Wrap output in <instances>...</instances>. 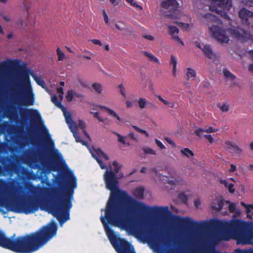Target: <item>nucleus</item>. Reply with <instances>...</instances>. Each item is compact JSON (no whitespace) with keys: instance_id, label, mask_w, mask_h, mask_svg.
I'll use <instances>...</instances> for the list:
<instances>
[{"instance_id":"16","label":"nucleus","mask_w":253,"mask_h":253,"mask_svg":"<svg viewBox=\"0 0 253 253\" xmlns=\"http://www.w3.org/2000/svg\"><path fill=\"white\" fill-rule=\"evenodd\" d=\"M196 46L200 48L204 53L210 58H212L214 56V53L210 45L204 44L199 42H196Z\"/></svg>"},{"instance_id":"37","label":"nucleus","mask_w":253,"mask_h":253,"mask_svg":"<svg viewBox=\"0 0 253 253\" xmlns=\"http://www.w3.org/2000/svg\"><path fill=\"white\" fill-rule=\"evenodd\" d=\"M57 54L58 55V60L60 61H62L65 58V54L61 51V50L59 48H57Z\"/></svg>"},{"instance_id":"53","label":"nucleus","mask_w":253,"mask_h":253,"mask_svg":"<svg viewBox=\"0 0 253 253\" xmlns=\"http://www.w3.org/2000/svg\"><path fill=\"white\" fill-rule=\"evenodd\" d=\"M204 136L205 138H206L209 140V141L211 143L213 142V139L211 135H210V134L204 135Z\"/></svg>"},{"instance_id":"7","label":"nucleus","mask_w":253,"mask_h":253,"mask_svg":"<svg viewBox=\"0 0 253 253\" xmlns=\"http://www.w3.org/2000/svg\"><path fill=\"white\" fill-rule=\"evenodd\" d=\"M101 222L104 225L105 233L111 245L118 253H135L132 245L119 237V234L112 229L107 222L101 218Z\"/></svg>"},{"instance_id":"63","label":"nucleus","mask_w":253,"mask_h":253,"mask_svg":"<svg viewBox=\"0 0 253 253\" xmlns=\"http://www.w3.org/2000/svg\"><path fill=\"white\" fill-rule=\"evenodd\" d=\"M23 23V19H20L17 23H16V24L18 25H19V26H22Z\"/></svg>"},{"instance_id":"14","label":"nucleus","mask_w":253,"mask_h":253,"mask_svg":"<svg viewBox=\"0 0 253 253\" xmlns=\"http://www.w3.org/2000/svg\"><path fill=\"white\" fill-rule=\"evenodd\" d=\"M25 114L37 124H40L42 121V117L38 110L28 109L25 111Z\"/></svg>"},{"instance_id":"32","label":"nucleus","mask_w":253,"mask_h":253,"mask_svg":"<svg viewBox=\"0 0 253 253\" xmlns=\"http://www.w3.org/2000/svg\"><path fill=\"white\" fill-rule=\"evenodd\" d=\"M218 107L223 112H226L229 110V104L227 102H224L223 103H219L217 105Z\"/></svg>"},{"instance_id":"40","label":"nucleus","mask_w":253,"mask_h":253,"mask_svg":"<svg viewBox=\"0 0 253 253\" xmlns=\"http://www.w3.org/2000/svg\"><path fill=\"white\" fill-rule=\"evenodd\" d=\"M126 0L128 3H130L133 6L136 7V8H138L140 9H142V7L141 6H140L138 4H137L133 0Z\"/></svg>"},{"instance_id":"48","label":"nucleus","mask_w":253,"mask_h":253,"mask_svg":"<svg viewBox=\"0 0 253 253\" xmlns=\"http://www.w3.org/2000/svg\"><path fill=\"white\" fill-rule=\"evenodd\" d=\"M142 53L149 59V60H150L154 56V55H153L152 53L146 51H143Z\"/></svg>"},{"instance_id":"35","label":"nucleus","mask_w":253,"mask_h":253,"mask_svg":"<svg viewBox=\"0 0 253 253\" xmlns=\"http://www.w3.org/2000/svg\"><path fill=\"white\" fill-rule=\"evenodd\" d=\"M143 151L145 154L156 155V151L150 147H146L143 148Z\"/></svg>"},{"instance_id":"20","label":"nucleus","mask_w":253,"mask_h":253,"mask_svg":"<svg viewBox=\"0 0 253 253\" xmlns=\"http://www.w3.org/2000/svg\"><path fill=\"white\" fill-rule=\"evenodd\" d=\"M169 34L172 36V38L177 42H180L184 45L183 42L179 39L177 34L179 32V29L177 27L170 25L169 26Z\"/></svg>"},{"instance_id":"59","label":"nucleus","mask_w":253,"mask_h":253,"mask_svg":"<svg viewBox=\"0 0 253 253\" xmlns=\"http://www.w3.org/2000/svg\"><path fill=\"white\" fill-rule=\"evenodd\" d=\"M236 170V167L233 164L231 165V169L229 170L230 172H234Z\"/></svg>"},{"instance_id":"43","label":"nucleus","mask_w":253,"mask_h":253,"mask_svg":"<svg viewBox=\"0 0 253 253\" xmlns=\"http://www.w3.org/2000/svg\"><path fill=\"white\" fill-rule=\"evenodd\" d=\"M142 37L148 41H153L154 40V37H153L152 36L150 35H149V34H147L146 33H143L142 34Z\"/></svg>"},{"instance_id":"11","label":"nucleus","mask_w":253,"mask_h":253,"mask_svg":"<svg viewBox=\"0 0 253 253\" xmlns=\"http://www.w3.org/2000/svg\"><path fill=\"white\" fill-rule=\"evenodd\" d=\"M66 122L71 131L73 133L76 141L77 142L81 143L83 145L87 146V142L83 140L77 132L76 123L73 121L71 117L69 119H66Z\"/></svg>"},{"instance_id":"27","label":"nucleus","mask_w":253,"mask_h":253,"mask_svg":"<svg viewBox=\"0 0 253 253\" xmlns=\"http://www.w3.org/2000/svg\"><path fill=\"white\" fill-rule=\"evenodd\" d=\"M224 76L227 81L234 82L236 79V77L232 74L228 70L225 69L223 71Z\"/></svg>"},{"instance_id":"15","label":"nucleus","mask_w":253,"mask_h":253,"mask_svg":"<svg viewBox=\"0 0 253 253\" xmlns=\"http://www.w3.org/2000/svg\"><path fill=\"white\" fill-rule=\"evenodd\" d=\"M51 100L53 103H54L57 107L61 109V110L63 112L65 120H66V119H69L70 117H71L70 113L67 112L66 111V108L62 105V100H60V98H59V100H58L57 96L55 95H53L51 96Z\"/></svg>"},{"instance_id":"13","label":"nucleus","mask_w":253,"mask_h":253,"mask_svg":"<svg viewBox=\"0 0 253 253\" xmlns=\"http://www.w3.org/2000/svg\"><path fill=\"white\" fill-rule=\"evenodd\" d=\"M225 148L230 153H233L238 156L240 155L242 153V150L232 141H227L225 142Z\"/></svg>"},{"instance_id":"58","label":"nucleus","mask_w":253,"mask_h":253,"mask_svg":"<svg viewBox=\"0 0 253 253\" xmlns=\"http://www.w3.org/2000/svg\"><path fill=\"white\" fill-rule=\"evenodd\" d=\"M109 1L114 5H117L119 3L120 0H109Z\"/></svg>"},{"instance_id":"45","label":"nucleus","mask_w":253,"mask_h":253,"mask_svg":"<svg viewBox=\"0 0 253 253\" xmlns=\"http://www.w3.org/2000/svg\"><path fill=\"white\" fill-rule=\"evenodd\" d=\"M89 41L91 42L93 44L98 45L100 46H103V44L99 40L97 39H92L90 40Z\"/></svg>"},{"instance_id":"50","label":"nucleus","mask_w":253,"mask_h":253,"mask_svg":"<svg viewBox=\"0 0 253 253\" xmlns=\"http://www.w3.org/2000/svg\"><path fill=\"white\" fill-rule=\"evenodd\" d=\"M103 15L105 22L106 24H108L109 22V18L105 10H104L103 11Z\"/></svg>"},{"instance_id":"42","label":"nucleus","mask_w":253,"mask_h":253,"mask_svg":"<svg viewBox=\"0 0 253 253\" xmlns=\"http://www.w3.org/2000/svg\"><path fill=\"white\" fill-rule=\"evenodd\" d=\"M155 141L157 146L159 147L161 149H166V147L165 146V145L159 140L155 139Z\"/></svg>"},{"instance_id":"52","label":"nucleus","mask_w":253,"mask_h":253,"mask_svg":"<svg viewBox=\"0 0 253 253\" xmlns=\"http://www.w3.org/2000/svg\"><path fill=\"white\" fill-rule=\"evenodd\" d=\"M151 62L156 63L158 65H160V62L158 58L156 57L155 55L152 57V58L150 60Z\"/></svg>"},{"instance_id":"55","label":"nucleus","mask_w":253,"mask_h":253,"mask_svg":"<svg viewBox=\"0 0 253 253\" xmlns=\"http://www.w3.org/2000/svg\"><path fill=\"white\" fill-rule=\"evenodd\" d=\"M126 106L127 108H131L133 106V103L129 100H126Z\"/></svg>"},{"instance_id":"41","label":"nucleus","mask_w":253,"mask_h":253,"mask_svg":"<svg viewBox=\"0 0 253 253\" xmlns=\"http://www.w3.org/2000/svg\"><path fill=\"white\" fill-rule=\"evenodd\" d=\"M114 133L118 137V141L119 142H122L124 144H126V141L124 136L121 135L120 134L116 132H114Z\"/></svg>"},{"instance_id":"4","label":"nucleus","mask_w":253,"mask_h":253,"mask_svg":"<svg viewBox=\"0 0 253 253\" xmlns=\"http://www.w3.org/2000/svg\"><path fill=\"white\" fill-rule=\"evenodd\" d=\"M30 75L33 78L38 85L45 88L44 81L40 78L33 71H20L18 72V78L12 86V93L16 102L23 106H33L35 104V95L31 83Z\"/></svg>"},{"instance_id":"64","label":"nucleus","mask_w":253,"mask_h":253,"mask_svg":"<svg viewBox=\"0 0 253 253\" xmlns=\"http://www.w3.org/2000/svg\"><path fill=\"white\" fill-rule=\"evenodd\" d=\"M249 70L253 73V64H251L249 66Z\"/></svg>"},{"instance_id":"9","label":"nucleus","mask_w":253,"mask_h":253,"mask_svg":"<svg viewBox=\"0 0 253 253\" xmlns=\"http://www.w3.org/2000/svg\"><path fill=\"white\" fill-rule=\"evenodd\" d=\"M211 4L209 5V9L211 11L215 12L218 14L221 15L225 19L229 20V17L224 11H222L221 9L224 10H228L232 6L231 0H210Z\"/></svg>"},{"instance_id":"62","label":"nucleus","mask_w":253,"mask_h":253,"mask_svg":"<svg viewBox=\"0 0 253 253\" xmlns=\"http://www.w3.org/2000/svg\"><path fill=\"white\" fill-rule=\"evenodd\" d=\"M132 127H133L137 131H138V132L140 133V131H141L142 129H141L140 128H139L138 127H137V126H132Z\"/></svg>"},{"instance_id":"44","label":"nucleus","mask_w":253,"mask_h":253,"mask_svg":"<svg viewBox=\"0 0 253 253\" xmlns=\"http://www.w3.org/2000/svg\"><path fill=\"white\" fill-rule=\"evenodd\" d=\"M91 113L93 114L94 117L97 119L99 122H103L104 121V119L100 116L98 112H91Z\"/></svg>"},{"instance_id":"54","label":"nucleus","mask_w":253,"mask_h":253,"mask_svg":"<svg viewBox=\"0 0 253 253\" xmlns=\"http://www.w3.org/2000/svg\"><path fill=\"white\" fill-rule=\"evenodd\" d=\"M201 204V201L198 199H196L194 202V205L198 209L200 208Z\"/></svg>"},{"instance_id":"22","label":"nucleus","mask_w":253,"mask_h":253,"mask_svg":"<svg viewBox=\"0 0 253 253\" xmlns=\"http://www.w3.org/2000/svg\"><path fill=\"white\" fill-rule=\"evenodd\" d=\"M241 205L246 209L247 217L252 219V215H253V204L248 205L243 202H241Z\"/></svg>"},{"instance_id":"31","label":"nucleus","mask_w":253,"mask_h":253,"mask_svg":"<svg viewBox=\"0 0 253 253\" xmlns=\"http://www.w3.org/2000/svg\"><path fill=\"white\" fill-rule=\"evenodd\" d=\"M92 88L98 94H101L103 91V87L101 84L97 83L92 84Z\"/></svg>"},{"instance_id":"1","label":"nucleus","mask_w":253,"mask_h":253,"mask_svg":"<svg viewBox=\"0 0 253 253\" xmlns=\"http://www.w3.org/2000/svg\"><path fill=\"white\" fill-rule=\"evenodd\" d=\"M92 157L99 164L102 169H106L104 174V180L106 188L111 191L105 215H101L106 222L122 229L126 230L129 233L146 240L155 250L166 252L170 248L171 242L165 234L158 231L153 225H145L135 220L134 218L137 213L146 212L148 210L161 215H172L168 206L148 207L143 202L133 198L125 191L118 188L117 174L122 167L115 161L113 163L114 172L111 168L107 169L105 161L109 160L108 156L101 150L90 149Z\"/></svg>"},{"instance_id":"3","label":"nucleus","mask_w":253,"mask_h":253,"mask_svg":"<svg viewBox=\"0 0 253 253\" xmlns=\"http://www.w3.org/2000/svg\"><path fill=\"white\" fill-rule=\"evenodd\" d=\"M215 225L221 230L210 234V240L213 244L217 245L221 241L235 239L237 244L253 245V220H217Z\"/></svg>"},{"instance_id":"6","label":"nucleus","mask_w":253,"mask_h":253,"mask_svg":"<svg viewBox=\"0 0 253 253\" xmlns=\"http://www.w3.org/2000/svg\"><path fill=\"white\" fill-rule=\"evenodd\" d=\"M8 238L0 230V246L18 253H32L40 249V229L35 233Z\"/></svg>"},{"instance_id":"10","label":"nucleus","mask_w":253,"mask_h":253,"mask_svg":"<svg viewBox=\"0 0 253 253\" xmlns=\"http://www.w3.org/2000/svg\"><path fill=\"white\" fill-rule=\"evenodd\" d=\"M169 177L165 176H161V180H165L171 185H182L184 183L182 177L174 170H171L169 173Z\"/></svg>"},{"instance_id":"19","label":"nucleus","mask_w":253,"mask_h":253,"mask_svg":"<svg viewBox=\"0 0 253 253\" xmlns=\"http://www.w3.org/2000/svg\"><path fill=\"white\" fill-rule=\"evenodd\" d=\"M115 26L117 29L125 33H131L133 32L132 28L125 22L118 21Z\"/></svg>"},{"instance_id":"39","label":"nucleus","mask_w":253,"mask_h":253,"mask_svg":"<svg viewBox=\"0 0 253 253\" xmlns=\"http://www.w3.org/2000/svg\"><path fill=\"white\" fill-rule=\"evenodd\" d=\"M57 91L59 94V97L60 98V100H62L63 98V89L62 86L57 87Z\"/></svg>"},{"instance_id":"49","label":"nucleus","mask_w":253,"mask_h":253,"mask_svg":"<svg viewBox=\"0 0 253 253\" xmlns=\"http://www.w3.org/2000/svg\"><path fill=\"white\" fill-rule=\"evenodd\" d=\"M0 15L6 22H10L12 21V19L10 18V17L6 14H2Z\"/></svg>"},{"instance_id":"26","label":"nucleus","mask_w":253,"mask_h":253,"mask_svg":"<svg viewBox=\"0 0 253 253\" xmlns=\"http://www.w3.org/2000/svg\"><path fill=\"white\" fill-rule=\"evenodd\" d=\"M196 72L194 69L191 68L186 69V78L188 80H194L196 76Z\"/></svg>"},{"instance_id":"29","label":"nucleus","mask_w":253,"mask_h":253,"mask_svg":"<svg viewBox=\"0 0 253 253\" xmlns=\"http://www.w3.org/2000/svg\"><path fill=\"white\" fill-rule=\"evenodd\" d=\"M181 154L187 157L188 158H192L194 157V153L189 148H184L180 150Z\"/></svg>"},{"instance_id":"24","label":"nucleus","mask_w":253,"mask_h":253,"mask_svg":"<svg viewBox=\"0 0 253 253\" xmlns=\"http://www.w3.org/2000/svg\"><path fill=\"white\" fill-rule=\"evenodd\" d=\"M99 108L100 109H104L105 111H106L108 114L116 118L118 121H122V119L119 117V116L112 109L108 108L104 106H99Z\"/></svg>"},{"instance_id":"12","label":"nucleus","mask_w":253,"mask_h":253,"mask_svg":"<svg viewBox=\"0 0 253 253\" xmlns=\"http://www.w3.org/2000/svg\"><path fill=\"white\" fill-rule=\"evenodd\" d=\"M178 1H181V0H163L161 3V6L164 9L174 10V13H177V10L176 9L179 5Z\"/></svg>"},{"instance_id":"18","label":"nucleus","mask_w":253,"mask_h":253,"mask_svg":"<svg viewBox=\"0 0 253 253\" xmlns=\"http://www.w3.org/2000/svg\"><path fill=\"white\" fill-rule=\"evenodd\" d=\"M239 15L241 19L247 25L250 24L249 19L253 17V12L244 8L240 10Z\"/></svg>"},{"instance_id":"60","label":"nucleus","mask_w":253,"mask_h":253,"mask_svg":"<svg viewBox=\"0 0 253 253\" xmlns=\"http://www.w3.org/2000/svg\"><path fill=\"white\" fill-rule=\"evenodd\" d=\"M176 66H173L172 70V75L175 76L176 75Z\"/></svg>"},{"instance_id":"56","label":"nucleus","mask_w":253,"mask_h":253,"mask_svg":"<svg viewBox=\"0 0 253 253\" xmlns=\"http://www.w3.org/2000/svg\"><path fill=\"white\" fill-rule=\"evenodd\" d=\"M156 97L161 101H162L164 104H166L167 102L168 101L167 100L164 99L162 97L161 95H157Z\"/></svg>"},{"instance_id":"21","label":"nucleus","mask_w":253,"mask_h":253,"mask_svg":"<svg viewBox=\"0 0 253 253\" xmlns=\"http://www.w3.org/2000/svg\"><path fill=\"white\" fill-rule=\"evenodd\" d=\"M218 129H216L212 126H209L207 128H198L195 130V133L199 136H203V132L211 133L218 131Z\"/></svg>"},{"instance_id":"25","label":"nucleus","mask_w":253,"mask_h":253,"mask_svg":"<svg viewBox=\"0 0 253 253\" xmlns=\"http://www.w3.org/2000/svg\"><path fill=\"white\" fill-rule=\"evenodd\" d=\"M144 188L143 187H138L134 189L133 194L138 199H142L144 196Z\"/></svg>"},{"instance_id":"23","label":"nucleus","mask_w":253,"mask_h":253,"mask_svg":"<svg viewBox=\"0 0 253 253\" xmlns=\"http://www.w3.org/2000/svg\"><path fill=\"white\" fill-rule=\"evenodd\" d=\"M223 203L221 198H216L212 202V208L217 211L221 210L223 207Z\"/></svg>"},{"instance_id":"30","label":"nucleus","mask_w":253,"mask_h":253,"mask_svg":"<svg viewBox=\"0 0 253 253\" xmlns=\"http://www.w3.org/2000/svg\"><path fill=\"white\" fill-rule=\"evenodd\" d=\"M77 125V128L78 127H80L81 128L84 129L83 132L84 134V135L88 138H90V137L88 135V134L87 133V132L84 130V128L86 127V125L85 123L82 121V120H79L78 124L76 123Z\"/></svg>"},{"instance_id":"33","label":"nucleus","mask_w":253,"mask_h":253,"mask_svg":"<svg viewBox=\"0 0 253 253\" xmlns=\"http://www.w3.org/2000/svg\"><path fill=\"white\" fill-rule=\"evenodd\" d=\"M148 101L144 98H140L138 100V104L140 108L144 109L145 108Z\"/></svg>"},{"instance_id":"34","label":"nucleus","mask_w":253,"mask_h":253,"mask_svg":"<svg viewBox=\"0 0 253 253\" xmlns=\"http://www.w3.org/2000/svg\"><path fill=\"white\" fill-rule=\"evenodd\" d=\"M76 93L73 90H68L66 95V98L69 102L71 101L74 96H76Z\"/></svg>"},{"instance_id":"8","label":"nucleus","mask_w":253,"mask_h":253,"mask_svg":"<svg viewBox=\"0 0 253 253\" xmlns=\"http://www.w3.org/2000/svg\"><path fill=\"white\" fill-rule=\"evenodd\" d=\"M0 187L9 188L7 190H4V192L11 199L21 200L26 197L23 188L22 186L16 185L13 180L8 182L5 180L0 179Z\"/></svg>"},{"instance_id":"2","label":"nucleus","mask_w":253,"mask_h":253,"mask_svg":"<svg viewBox=\"0 0 253 253\" xmlns=\"http://www.w3.org/2000/svg\"><path fill=\"white\" fill-rule=\"evenodd\" d=\"M53 186L47 189L41 187L29 185L27 188L38 196L42 197L46 191H48L47 200L45 201L40 199L39 204L29 201L9 202L0 197V211L3 213L8 211L29 214L38 211L39 209L51 213L57 219V176L53 174Z\"/></svg>"},{"instance_id":"28","label":"nucleus","mask_w":253,"mask_h":253,"mask_svg":"<svg viewBox=\"0 0 253 253\" xmlns=\"http://www.w3.org/2000/svg\"><path fill=\"white\" fill-rule=\"evenodd\" d=\"M220 183L224 185L226 188H227L229 192L231 193H233L235 192V189L234 188V185L232 183H228L226 180L220 179Z\"/></svg>"},{"instance_id":"36","label":"nucleus","mask_w":253,"mask_h":253,"mask_svg":"<svg viewBox=\"0 0 253 253\" xmlns=\"http://www.w3.org/2000/svg\"><path fill=\"white\" fill-rule=\"evenodd\" d=\"M50 171H47L45 172V177L44 178H40L41 180V183L42 184H46L47 185V186H50V181H49L48 180V178L47 177V176H46V174H48L49 173Z\"/></svg>"},{"instance_id":"46","label":"nucleus","mask_w":253,"mask_h":253,"mask_svg":"<svg viewBox=\"0 0 253 253\" xmlns=\"http://www.w3.org/2000/svg\"><path fill=\"white\" fill-rule=\"evenodd\" d=\"M236 205L234 203H229L228 209L230 212H233L235 211Z\"/></svg>"},{"instance_id":"38","label":"nucleus","mask_w":253,"mask_h":253,"mask_svg":"<svg viewBox=\"0 0 253 253\" xmlns=\"http://www.w3.org/2000/svg\"><path fill=\"white\" fill-rule=\"evenodd\" d=\"M175 23L177 24L180 28L183 30H186L189 27V24L187 23H184L182 22H176Z\"/></svg>"},{"instance_id":"17","label":"nucleus","mask_w":253,"mask_h":253,"mask_svg":"<svg viewBox=\"0 0 253 253\" xmlns=\"http://www.w3.org/2000/svg\"><path fill=\"white\" fill-rule=\"evenodd\" d=\"M173 220L179 224H185L188 226H193L197 224V222L194 221L189 217H181L178 216H174Z\"/></svg>"},{"instance_id":"57","label":"nucleus","mask_w":253,"mask_h":253,"mask_svg":"<svg viewBox=\"0 0 253 253\" xmlns=\"http://www.w3.org/2000/svg\"><path fill=\"white\" fill-rule=\"evenodd\" d=\"M166 140L170 144L174 146L175 145V143L174 142H173V141H172L171 139H170L169 138H168V137H166L165 138Z\"/></svg>"},{"instance_id":"5","label":"nucleus","mask_w":253,"mask_h":253,"mask_svg":"<svg viewBox=\"0 0 253 253\" xmlns=\"http://www.w3.org/2000/svg\"><path fill=\"white\" fill-rule=\"evenodd\" d=\"M198 17L202 22L209 25L211 24V26L209 27L210 34L212 38L220 43L228 42L230 35L242 41L248 40L253 41V36L251 33L243 29H224L220 20L212 14L200 12Z\"/></svg>"},{"instance_id":"61","label":"nucleus","mask_w":253,"mask_h":253,"mask_svg":"<svg viewBox=\"0 0 253 253\" xmlns=\"http://www.w3.org/2000/svg\"><path fill=\"white\" fill-rule=\"evenodd\" d=\"M140 133L144 134L146 137L149 136V133L144 129H142L141 131H140Z\"/></svg>"},{"instance_id":"51","label":"nucleus","mask_w":253,"mask_h":253,"mask_svg":"<svg viewBox=\"0 0 253 253\" xmlns=\"http://www.w3.org/2000/svg\"><path fill=\"white\" fill-rule=\"evenodd\" d=\"M165 105L172 108L176 107L175 103L173 102H169L168 101Z\"/></svg>"},{"instance_id":"47","label":"nucleus","mask_w":253,"mask_h":253,"mask_svg":"<svg viewBox=\"0 0 253 253\" xmlns=\"http://www.w3.org/2000/svg\"><path fill=\"white\" fill-rule=\"evenodd\" d=\"M170 64L173 66L177 65V59L176 57L173 55H171L170 56Z\"/></svg>"}]
</instances>
